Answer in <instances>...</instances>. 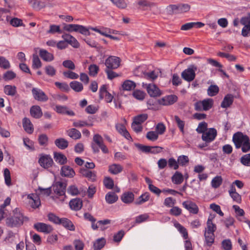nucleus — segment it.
<instances>
[{"label":"nucleus","mask_w":250,"mask_h":250,"mask_svg":"<svg viewBox=\"0 0 250 250\" xmlns=\"http://www.w3.org/2000/svg\"><path fill=\"white\" fill-rule=\"evenodd\" d=\"M232 141L236 148L241 147L243 152L246 153L250 151V140L247 135H244L241 132H237L233 134Z\"/></svg>","instance_id":"1"},{"label":"nucleus","mask_w":250,"mask_h":250,"mask_svg":"<svg viewBox=\"0 0 250 250\" xmlns=\"http://www.w3.org/2000/svg\"><path fill=\"white\" fill-rule=\"evenodd\" d=\"M13 215L6 220V224L10 228L19 227L22 225L24 221L28 220L24 217L19 208H16L13 210Z\"/></svg>","instance_id":"2"},{"label":"nucleus","mask_w":250,"mask_h":250,"mask_svg":"<svg viewBox=\"0 0 250 250\" xmlns=\"http://www.w3.org/2000/svg\"><path fill=\"white\" fill-rule=\"evenodd\" d=\"M121 60L119 57L111 56L106 59V69H115L120 66Z\"/></svg>","instance_id":"3"},{"label":"nucleus","mask_w":250,"mask_h":250,"mask_svg":"<svg viewBox=\"0 0 250 250\" xmlns=\"http://www.w3.org/2000/svg\"><path fill=\"white\" fill-rule=\"evenodd\" d=\"M32 93L34 98L40 102H45L48 100V97L41 89L34 87L32 89Z\"/></svg>","instance_id":"4"},{"label":"nucleus","mask_w":250,"mask_h":250,"mask_svg":"<svg viewBox=\"0 0 250 250\" xmlns=\"http://www.w3.org/2000/svg\"><path fill=\"white\" fill-rule=\"evenodd\" d=\"M217 130L214 128H210L202 135V139L204 142H211L217 136Z\"/></svg>","instance_id":"5"},{"label":"nucleus","mask_w":250,"mask_h":250,"mask_svg":"<svg viewBox=\"0 0 250 250\" xmlns=\"http://www.w3.org/2000/svg\"><path fill=\"white\" fill-rule=\"evenodd\" d=\"M196 67L192 66V68H188L183 71L181 74L182 77L188 82L193 81L195 77V70H196Z\"/></svg>","instance_id":"6"},{"label":"nucleus","mask_w":250,"mask_h":250,"mask_svg":"<svg viewBox=\"0 0 250 250\" xmlns=\"http://www.w3.org/2000/svg\"><path fill=\"white\" fill-rule=\"evenodd\" d=\"M143 86L146 89L148 94L152 97H158L161 95V93L157 86L153 84H144Z\"/></svg>","instance_id":"7"},{"label":"nucleus","mask_w":250,"mask_h":250,"mask_svg":"<svg viewBox=\"0 0 250 250\" xmlns=\"http://www.w3.org/2000/svg\"><path fill=\"white\" fill-rule=\"evenodd\" d=\"M172 12L174 14H179L188 12L189 10L190 6L188 4H179L178 5H170Z\"/></svg>","instance_id":"8"},{"label":"nucleus","mask_w":250,"mask_h":250,"mask_svg":"<svg viewBox=\"0 0 250 250\" xmlns=\"http://www.w3.org/2000/svg\"><path fill=\"white\" fill-rule=\"evenodd\" d=\"M66 184L61 182H57L52 186L53 190L55 194L58 196H62L65 194Z\"/></svg>","instance_id":"9"},{"label":"nucleus","mask_w":250,"mask_h":250,"mask_svg":"<svg viewBox=\"0 0 250 250\" xmlns=\"http://www.w3.org/2000/svg\"><path fill=\"white\" fill-rule=\"evenodd\" d=\"M93 140L95 143L91 144L93 151L94 153H98L99 152V149L98 146L100 147V146L104 144L103 139L100 135L97 134L94 135Z\"/></svg>","instance_id":"10"},{"label":"nucleus","mask_w":250,"mask_h":250,"mask_svg":"<svg viewBox=\"0 0 250 250\" xmlns=\"http://www.w3.org/2000/svg\"><path fill=\"white\" fill-rule=\"evenodd\" d=\"M178 97L175 95H170L165 96L158 100V103L163 105H169L177 102Z\"/></svg>","instance_id":"11"},{"label":"nucleus","mask_w":250,"mask_h":250,"mask_svg":"<svg viewBox=\"0 0 250 250\" xmlns=\"http://www.w3.org/2000/svg\"><path fill=\"white\" fill-rule=\"evenodd\" d=\"M39 163L41 166L44 168H48L52 167L54 163L52 158L48 155H44L41 156L39 160Z\"/></svg>","instance_id":"12"},{"label":"nucleus","mask_w":250,"mask_h":250,"mask_svg":"<svg viewBox=\"0 0 250 250\" xmlns=\"http://www.w3.org/2000/svg\"><path fill=\"white\" fill-rule=\"evenodd\" d=\"M55 110L57 113L62 115H67L70 116L75 115V112L65 105H56Z\"/></svg>","instance_id":"13"},{"label":"nucleus","mask_w":250,"mask_h":250,"mask_svg":"<svg viewBox=\"0 0 250 250\" xmlns=\"http://www.w3.org/2000/svg\"><path fill=\"white\" fill-rule=\"evenodd\" d=\"M27 198L29 199V203L32 208L36 209L41 206L40 199L36 194H28Z\"/></svg>","instance_id":"14"},{"label":"nucleus","mask_w":250,"mask_h":250,"mask_svg":"<svg viewBox=\"0 0 250 250\" xmlns=\"http://www.w3.org/2000/svg\"><path fill=\"white\" fill-rule=\"evenodd\" d=\"M34 228L37 231L49 233L52 231L53 229L50 225L43 223H37L34 225Z\"/></svg>","instance_id":"15"},{"label":"nucleus","mask_w":250,"mask_h":250,"mask_svg":"<svg viewBox=\"0 0 250 250\" xmlns=\"http://www.w3.org/2000/svg\"><path fill=\"white\" fill-rule=\"evenodd\" d=\"M183 206L189 211L190 213L193 214H197L198 212L199 208L197 205L191 201H186L182 203Z\"/></svg>","instance_id":"16"},{"label":"nucleus","mask_w":250,"mask_h":250,"mask_svg":"<svg viewBox=\"0 0 250 250\" xmlns=\"http://www.w3.org/2000/svg\"><path fill=\"white\" fill-rule=\"evenodd\" d=\"M61 175L63 177L72 178L75 175L74 169L68 166H63L61 169Z\"/></svg>","instance_id":"17"},{"label":"nucleus","mask_w":250,"mask_h":250,"mask_svg":"<svg viewBox=\"0 0 250 250\" xmlns=\"http://www.w3.org/2000/svg\"><path fill=\"white\" fill-rule=\"evenodd\" d=\"M115 127L117 131L125 137L126 139L129 140L131 139V136L128 131L126 130L125 126L122 124H117Z\"/></svg>","instance_id":"18"},{"label":"nucleus","mask_w":250,"mask_h":250,"mask_svg":"<svg viewBox=\"0 0 250 250\" xmlns=\"http://www.w3.org/2000/svg\"><path fill=\"white\" fill-rule=\"evenodd\" d=\"M80 173L84 177L87 178L92 181H95L96 180V172L91 171L86 168H82L80 169Z\"/></svg>","instance_id":"19"},{"label":"nucleus","mask_w":250,"mask_h":250,"mask_svg":"<svg viewBox=\"0 0 250 250\" xmlns=\"http://www.w3.org/2000/svg\"><path fill=\"white\" fill-rule=\"evenodd\" d=\"M121 199L123 203L129 204L134 201V194L132 192H125L121 195Z\"/></svg>","instance_id":"20"},{"label":"nucleus","mask_w":250,"mask_h":250,"mask_svg":"<svg viewBox=\"0 0 250 250\" xmlns=\"http://www.w3.org/2000/svg\"><path fill=\"white\" fill-rule=\"evenodd\" d=\"M22 125L24 130L27 133L32 134L33 132V125L28 118L25 117L23 119Z\"/></svg>","instance_id":"21"},{"label":"nucleus","mask_w":250,"mask_h":250,"mask_svg":"<svg viewBox=\"0 0 250 250\" xmlns=\"http://www.w3.org/2000/svg\"><path fill=\"white\" fill-rule=\"evenodd\" d=\"M70 208L74 210H79L83 206V202L81 199L75 198L70 200L69 202Z\"/></svg>","instance_id":"22"},{"label":"nucleus","mask_w":250,"mask_h":250,"mask_svg":"<svg viewBox=\"0 0 250 250\" xmlns=\"http://www.w3.org/2000/svg\"><path fill=\"white\" fill-rule=\"evenodd\" d=\"M204 23L200 21L188 22L182 25L181 30L185 31L188 30L194 26L197 28H201L204 26Z\"/></svg>","instance_id":"23"},{"label":"nucleus","mask_w":250,"mask_h":250,"mask_svg":"<svg viewBox=\"0 0 250 250\" xmlns=\"http://www.w3.org/2000/svg\"><path fill=\"white\" fill-rule=\"evenodd\" d=\"M40 56L41 58L46 62H51L54 59L53 54L49 53L47 50L42 49L39 52Z\"/></svg>","instance_id":"24"},{"label":"nucleus","mask_w":250,"mask_h":250,"mask_svg":"<svg viewBox=\"0 0 250 250\" xmlns=\"http://www.w3.org/2000/svg\"><path fill=\"white\" fill-rule=\"evenodd\" d=\"M30 113L31 115L36 119H39L42 115L41 108L39 105L32 106L30 108Z\"/></svg>","instance_id":"25"},{"label":"nucleus","mask_w":250,"mask_h":250,"mask_svg":"<svg viewBox=\"0 0 250 250\" xmlns=\"http://www.w3.org/2000/svg\"><path fill=\"white\" fill-rule=\"evenodd\" d=\"M10 198L8 197L4 200L3 204L0 206V220H1L7 215L8 211L5 209V207L10 204Z\"/></svg>","instance_id":"26"},{"label":"nucleus","mask_w":250,"mask_h":250,"mask_svg":"<svg viewBox=\"0 0 250 250\" xmlns=\"http://www.w3.org/2000/svg\"><path fill=\"white\" fill-rule=\"evenodd\" d=\"M234 100V96L230 94H228L226 95L221 103V106L223 108H227L230 106L233 103Z\"/></svg>","instance_id":"27"},{"label":"nucleus","mask_w":250,"mask_h":250,"mask_svg":"<svg viewBox=\"0 0 250 250\" xmlns=\"http://www.w3.org/2000/svg\"><path fill=\"white\" fill-rule=\"evenodd\" d=\"M66 134L69 137L74 140L80 139L82 136L80 131L75 128H72L67 130Z\"/></svg>","instance_id":"28"},{"label":"nucleus","mask_w":250,"mask_h":250,"mask_svg":"<svg viewBox=\"0 0 250 250\" xmlns=\"http://www.w3.org/2000/svg\"><path fill=\"white\" fill-rule=\"evenodd\" d=\"M54 158L57 163L61 165L65 164L67 161L66 157L63 154L59 152L54 153Z\"/></svg>","instance_id":"29"},{"label":"nucleus","mask_w":250,"mask_h":250,"mask_svg":"<svg viewBox=\"0 0 250 250\" xmlns=\"http://www.w3.org/2000/svg\"><path fill=\"white\" fill-rule=\"evenodd\" d=\"M59 224L62 225L64 228L70 230H75V228L72 222L65 218H62L61 219L60 223Z\"/></svg>","instance_id":"30"},{"label":"nucleus","mask_w":250,"mask_h":250,"mask_svg":"<svg viewBox=\"0 0 250 250\" xmlns=\"http://www.w3.org/2000/svg\"><path fill=\"white\" fill-rule=\"evenodd\" d=\"M55 145L61 149H64L68 146V142L63 138H60L55 140Z\"/></svg>","instance_id":"31"},{"label":"nucleus","mask_w":250,"mask_h":250,"mask_svg":"<svg viewBox=\"0 0 250 250\" xmlns=\"http://www.w3.org/2000/svg\"><path fill=\"white\" fill-rule=\"evenodd\" d=\"M171 181L174 184L180 185L184 181V176L181 172L176 171L171 177Z\"/></svg>","instance_id":"32"},{"label":"nucleus","mask_w":250,"mask_h":250,"mask_svg":"<svg viewBox=\"0 0 250 250\" xmlns=\"http://www.w3.org/2000/svg\"><path fill=\"white\" fill-rule=\"evenodd\" d=\"M135 146L141 151L145 153H149L151 151L152 149H162V147L160 146H147L143 145L140 144H135Z\"/></svg>","instance_id":"33"},{"label":"nucleus","mask_w":250,"mask_h":250,"mask_svg":"<svg viewBox=\"0 0 250 250\" xmlns=\"http://www.w3.org/2000/svg\"><path fill=\"white\" fill-rule=\"evenodd\" d=\"M123 169L122 166L119 164H114L109 166V171L114 175L121 172Z\"/></svg>","instance_id":"34"},{"label":"nucleus","mask_w":250,"mask_h":250,"mask_svg":"<svg viewBox=\"0 0 250 250\" xmlns=\"http://www.w3.org/2000/svg\"><path fill=\"white\" fill-rule=\"evenodd\" d=\"M233 208L235 210L236 213V217L240 221H244V215L245 212L244 210L237 205H233L232 206Z\"/></svg>","instance_id":"35"},{"label":"nucleus","mask_w":250,"mask_h":250,"mask_svg":"<svg viewBox=\"0 0 250 250\" xmlns=\"http://www.w3.org/2000/svg\"><path fill=\"white\" fill-rule=\"evenodd\" d=\"M105 198L107 203L111 204L117 201L118 197L114 192H109L106 194Z\"/></svg>","instance_id":"36"},{"label":"nucleus","mask_w":250,"mask_h":250,"mask_svg":"<svg viewBox=\"0 0 250 250\" xmlns=\"http://www.w3.org/2000/svg\"><path fill=\"white\" fill-rule=\"evenodd\" d=\"M150 198V195L149 193L146 192L141 196H140L134 202V204L136 205H140L147 201Z\"/></svg>","instance_id":"37"},{"label":"nucleus","mask_w":250,"mask_h":250,"mask_svg":"<svg viewBox=\"0 0 250 250\" xmlns=\"http://www.w3.org/2000/svg\"><path fill=\"white\" fill-rule=\"evenodd\" d=\"M93 124L92 122H88L87 121L78 120L73 123V126L75 127L80 128L84 126H92Z\"/></svg>","instance_id":"38"},{"label":"nucleus","mask_w":250,"mask_h":250,"mask_svg":"<svg viewBox=\"0 0 250 250\" xmlns=\"http://www.w3.org/2000/svg\"><path fill=\"white\" fill-rule=\"evenodd\" d=\"M106 243L105 240L104 238H99L94 242L93 249L94 250H100L105 245Z\"/></svg>","instance_id":"39"},{"label":"nucleus","mask_w":250,"mask_h":250,"mask_svg":"<svg viewBox=\"0 0 250 250\" xmlns=\"http://www.w3.org/2000/svg\"><path fill=\"white\" fill-rule=\"evenodd\" d=\"M4 92L9 96H14L16 92V87L14 85H6L4 87Z\"/></svg>","instance_id":"40"},{"label":"nucleus","mask_w":250,"mask_h":250,"mask_svg":"<svg viewBox=\"0 0 250 250\" xmlns=\"http://www.w3.org/2000/svg\"><path fill=\"white\" fill-rule=\"evenodd\" d=\"M136 87V83L130 80L125 81L122 84L123 90L126 91H130Z\"/></svg>","instance_id":"41"},{"label":"nucleus","mask_w":250,"mask_h":250,"mask_svg":"<svg viewBox=\"0 0 250 250\" xmlns=\"http://www.w3.org/2000/svg\"><path fill=\"white\" fill-rule=\"evenodd\" d=\"M70 87L75 92H80L83 90V87L81 83L78 81H73L70 83Z\"/></svg>","instance_id":"42"},{"label":"nucleus","mask_w":250,"mask_h":250,"mask_svg":"<svg viewBox=\"0 0 250 250\" xmlns=\"http://www.w3.org/2000/svg\"><path fill=\"white\" fill-rule=\"evenodd\" d=\"M204 236L207 245L209 247L211 246L214 242L215 236L214 233L205 232Z\"/></svg>","instance_id":"43"},{"label":"nucleus","mask_w":250,"mask_h":250,"mask_svg":"<svg viewBox=\"0 0 250 250\" xmlns=\"http://www.w3.org/2000/svg\"><path fill=\"white\" fill-rule=\"evenodd\" d=\"M207 227L206 229L205 232H208V233L209 232L214 233L216 229V227L215 224L212 223L211 219L209 218L208 219L207 223Z\"/></svg>","instance_id":"44"},{"label":"nucleus","mask_w":250,"mask_h":250,"mask_svg":"<svg viewBox=\"0 0 250 250\" xmlns=\"http://www.w3.org/2000/svg\"><path fill=\"white\" fill-rule=\"evenodd\" d=\"M202 102L203 109L205 111H207L210 109L213 106V101L212 99H205Z\"/></svg>","instance_id":"45"},{"label":"nucleus","mask_w":250,"mask_h":250,"mask_svg":"<svg viewBox=\"0 0 250 250\" xmlns=\"http://www.w3.org/2000/svg\"><path fill=\"white\" fill-rule=\"evenodd\" d=\"M148 118V115L147 114H141L134 117L133 122H136L137 124L142 125L145 122Z\"/></svg>","instance_id":"46"},{"label":"nucleus","mask_w":250,"mask_h":250,"mask_svg":"<svg viewBox=\"0 0 250 250\" xmlns=\"http://www.w3.org/2000/svg\"><path fill=\"white\" fill-rule=\"evenodd\" d=\"M219 91L218 86L216 85H210L208 89V94L209 96H214L217 95Z\"/></svg>","instance_id":"47"},{"label":"nucleus","mask_w":250,"mask_h":250,"mask_svg":"<svg viewBox=\"0 0 250 250\" xmlns=\"http://www.w3.org/2000/svg\"><path fill=\"white\" fill-rule=\"evenodd\" d=\"M51 96L54 101L64 102L68 100V97L64 94H53Z\"/></svg>","instance_id":"48"},{"label":"nucleus","mask_w":250,"mask_h":250,"mask_svg":"<svg viewBox=\"0 0 250 250\" xmlns=\"http://www.w3.org/2000/svg\"><path fill=\"white\" fill-rule=\"evenodd\" d=\"M222 183V178L221 176H217L211 181V186L215 188H218Z\"/></svg>","instance_id":"49"},{"label":"nucleus","mask_w":250,"mask_h":250,"mask_svg":"<svg viewBox=\"0 0 250 250\" xmlns=\"http://www.w3.org/2000/svg\"><path fill=\"white\" fill-rule=\"evenodd\" d=\"M42 66V62L37 55H33L32 61V67L34 69H38Z\"/></svg>","instance_id":"50"},{"label":"nucleus","mask_w":250,"mask_h":250,"mask_svg":"<svg viewBox=\"0 0 250 250\" xmlns=\"http://www.w3.org/2000/svg\"><path fill=\"white\" fill-rule=\"evenodd\" d=\"M48 138L45 134H42L39 135L38 138V142L39 144L42 146H46L47 145Z\"/></svg>","instance_id":"51"},{"label":"nucleus","mask_w":250,"mask_h":250,"mask_svg":"<svg viewBox=\"0 0 250 250\" xmlns=\"http://www.w3.org/2000/svg\"><path fill=\"white\" fill-rule=\"evenodd\" d=\"M16 77V74L12 70L6 71L3 76V78L5 81H10L14 79Z\"/></svg>","instance_id":"52"},{"label":"nucleus","mask_w":250,"mask_h":250,"mask_svg":"<svg viewBox=\"0 0 250 250\" xmlns=\"http://www.w3.org/2000/svg\"><path fill=\"white\" fill-rule=\"evenodd\" d=\"M174 119H175V121L180 130L181 131V132H182L183 133H184V126H185V122L184 121L181 120L180 119V118L177 115H175L174 116Z\"/></svg>","instance_id":"53"},{"label":"nucleus","mask_w":250,"mask_h":250,"mask_svg":"<svg viewBox=\"0 0 250 250\" xmlns=\"http://www.w3.org/2000/svg\"><path fill=\"white\" fill-rule=\"evenodd\" d=\"M0 67L4 69H7L10 67L9 62L3 57H0Z\"/></svg>","instance_id":"54"},{"label":"nucleus","mask_w":250,"mask_h":250,"mask_svg":"<svg viewBox=\"0 0 250 250\" xmlns=\"http://www.w3.org/2000/svg\"><path fill=\"white\" fill-rule=\"evenodd\" d=\"M31 2L33 7L37 10H40L45 6L44 2L40 0H32Z\"/></svg>","instance_id":"55"},{"label":"nucleus","mask_w":250,"mask_h":250,"mask_svg":"<svg viewBox=\"0 0 250 250\" xmlns=\"http://www.w3.org/2000/svg\"><path fill=\"white\" fill-rule=\"evenodd\" d=\"M177 161L179 165L186 166L189 162L188 158L186 155H181L178 157Z\"/></svg>","instance_id":"56"},{"label":"nucleus","mask_w":250,"mask_h":250,"mask_svg":"<svg viewBox=\"0 0 250 250\" xmlns=\"http://www.w3.org/2000/svg\"><path fill=\"white\" fill-rule=\"evenodd\" d=\"M208 124L205 122L199 123L197 128H196V131L199 133H202V134L205 132V131L207 130Z\"/></svg>","instance_id":"57"},{"label":"nucleus","mask_w":250,"mask_h":250,"mask_svg":"<svg viewBox=\"0 0 250 250\" xmlns=\"http://www.w3.org/2000/svg\"><path fill=\"white\" fill-rule=\"evenodd\" d=\"M89 75L91 76H96L99 70L98 66L96 64H91L88 67Z\"/></svg>","instance_id":"58"},{"label":"nucleus","mask_w":250,"mask_h":250,"mask_svg":"<svg viewBox=\"0 0 250 250\" xmlns=\"http://www.w3.org/2000/svg\"><path fill=\"white\" fill-rule=\"evenodd\" d=\"M168 167L171 168H173L175 170L179 168V165L178 161H176L173 158H170L167 161Z\"/></svg>","instance_id":"59"},{"label":"nucleus","mask_w":250,"mask_h":250,"mask_svg":"<svg viewBox=\"0 0 250 250\" xmlns=\"http://www.w3.org/2000/svg\"><path fill=\"white\" fill-rule=\"evenodd\" d=\"M4 176L5 179V183L7 186H10L11 184V180L10 172L9 170L6 168L4 170Z\"/></svg>","instance_id":"60"},{"label":"nucleus","mask_w":250,"mask_h":250,"mask_svg":"<svg viewBox=\"0 0 250 250\" xmlns=\"http://www.w3.org/2000/svg\"><path fill=\"white\" fill-rule=\"evenodd\" d=\"M104 184L106 188L110 189L113 188L114 182L111 178L106 177L104 180Z\"/></svg>","instance_id":"61"},{"label":"nucleus","mask_w":250,"mask_h":250,"mask_svg":"<svg viewBox=\"0 0 250 250\" xmlns=\"http://www.w3.org/2000/svg\"><path fill=\"white\" fill-rule=\"evenodd\" d=\"M146 138L151 141H155L158 138V134L155 131H148L146 135Z\"/></svg>","instance_id":"62"},{"label":"nucleus","mask_w":250,"mask_h":250,"mask_svg":"<svg viewBox=\"0 0 250 250\" xmlns=\"http://www.w3.org/2000/svg\"><path fill=\"white\" fill-rule=\"evenodd\" d=\"M240 162L244 166H250V153L243 155L240 159Z\"/></svg>","instance_id":"63"},{"label":"nucleus","mask_w":250,"mask_h":250,"mask_svg":"<svg viewBox=\"0 0 250 250\" xmlns=\"http://www.w3.org/2000/svg\"><path fill=\"white\" fill-rule=\"evenodd\" d=\"M222 246L224 250H231L232 244L229 239H226L222 242Z\"/></svg>","instance_id":"64"}]
</instances>
